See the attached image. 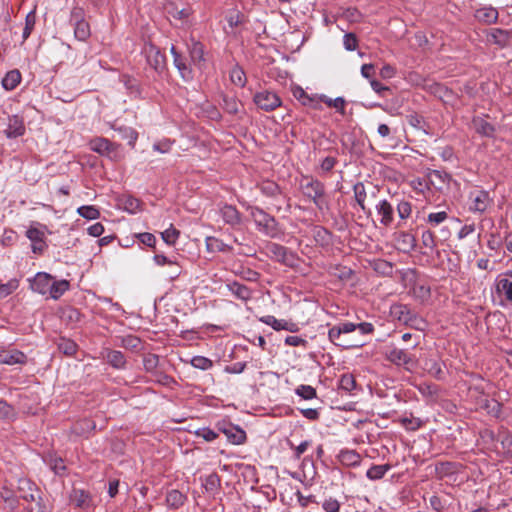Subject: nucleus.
Returning <instances> with one entry per match:
<instances>
[{
    "label": "nucleus",
    "instance_id": "0e129e2a",
    "mask_svg": "<svg viewBox=\"0 0 512 512\" xmlns=\"http://www.w3.org/2000/svg\"><path fill=\"white\" fill-rule=\"evenodd\" d=\"M370 84L372 89L381 97H387L388 94L392 93V90L390 87L383 85L381 82H379L376 79H371Z\"/></svg>",
    "mask_w": 512,
    "mask_h": 512
},
{
    "label": "nucleus",
    "instance_id": "ea45409f",
    "mask_svg": "<svg viewBox=\"0 0 512 512\" xmlns=\"http://www.w3.org/2000/svg\"><path fill=\"white\" fill-rule=\"evenodd\" d=\"M189 54L191 61L200 66L202 62H204V48L200 42H193L190 49Z\"/></svg>",
    "mask_w": 512,
    "mask_h": 512
},
{
    "label": "nucleus",
    "instance_id": "39448f33",
    "mask_svg": "<svg viewBox=\"0 0 512 512\" xmlns=\"http://www.w3.org/2000/svg\"><path fill=\"white\" fill-rule=\"evenodd\" d=\"M38 227L30 226L26 231V237L32 242L31 249L34 254L42 255L47 249L45 231L51 233L46 225L37 223Z\"/></svg>",
    "mask_w": 512,
    "mask_h": 512
},
{
    "label": "nucleus",
    "instance_id": "ddd939ff",
    "mask_svg": "<svg viewBox=\"0 0 512 512\" xmlns=\"http://www.w3.org/2000/svg\"><path fill=\"white\" fill-rule=\"evenodd\" d=\"M26 128L24 119L19 115H12L8 118V127L4 131L7 138H17L25 134Z\"/></svg>",
    "mask_w": 512,
    "mask_h": 512
},
{
    "label": "nucleus",
    "instance_id": "f3484780",
    "mask_svg": "<svg viewBox=\"0 0 512 512\" xmlns=\"http://www.w3.org/2000/svg\"><path fill=\"white\" fill-rule=\"evenodd\" d=\"M260 321L271 326L276 331L286 330L290 332H297L299 329L297 324L286 320H278L272 315L263 316L260 318Z\"/></svg>",
    "mask_w": 512,
    "mask_h": 512
},
{
    "label": "nucleus",
    "instance_id": "c9c22d12",
    "mask_svg": "<svg viewBox=\"0 0 512 512\" xmlns=\"http://www.w3.org/2000/svg\"><path fill=\"white\" fill-rule=\"evenodd\" d=\"M206 247L209 252H231L233 250L232 246L227 245L222 240L216 237H207L206 238Z\"/></svg>",
    "mask_w": 512,
    "mask_h": 512
},
{
    "label": "nucleus",
    "instance_id": "13d9d810",
    "mask_svg": "<svg viewBox=\"0 0 512 512\" xmlns=\"http://www.w3.org/2000/svg\"><path fill=\"white\" fill-rule=\"evenodd\" d=\"M191 365L197 369L208 370L213 366V362L204 356H195L191 360Z\"/></svg>",
    "mask_w": 512,
    "mask_h": 512
},
{
    "label": "nucleus",
    "instance_id": "a211bd4d",
    "mask_svg": "<svg viewBox=\"0 0 512 512\" xmlns=\"http://www.w3.org/2000/svg\"><path fill=\"white\" fill-rule=\"evenodd\" d=\"M376 211L381 216L380 223L388 227L394 220V208L387 200H381L376 205Z\"/></svg>",
    "mask_w": 512,
    "mask_h": 512
},
{
    "label": "nucleus",
    "instance_id": "bf43d9fd",
    "mask_svg": "<svg viewBox=\"0 0 512 512\" xmlns=\"http://www.w3.org/2000/svg\"><path fill=\"white\" fill-rule=\"evenodd\" d=\"M16 416L13 406L4 400H0V420L12 419Z\"/></svg>",
    "mask_w": 512,
    "mask_h": 512
},
{
    "label": "nucleus",
    "instance_id": "6e6d98bb",
    "mask_svg": "<svg viewBox=\"0 0 512 512\" xmlns=\"http://www.w3.org/2000/svg\"><path fill=\"white\" fill-rule=\"evenodd\" d=\"M121 345L126 349L137 351L140 349L141 340L137 336L128 335L122 338Z\"/></svg>",
    "mask_w": 512,
    "mask_h": 512
},
{
    "label": "nucleus",
    "instance_id": "4468645a",
    "mask_svg": "<svg viewBox=\"0 0 512 512\" xmlns=\"http://www.w3.org/2000/svg\"><path fill=\"white\" fill-rule=\"evenodd\" d=\"M471 198L472 204L470 206V210L474 212L483 213L492 203L489 193L485 190H479L475 193H471Z\"/></svg>",
    "mask_w": 512,
    "mask_h": 512
},
{
    "label": "nucleus",
    "instance_id": "473e14b6",
    "mask_svg": "<svg viewBox=\"0 0 512 512\" xmlns=\"http://www.w3.org/2000/svg\"><path fill=\"white\" fill-rule=\"evenodd\" d=\"M202 486L207 493L215 494L221 486V478L217 473H211L204 479L201 478Z\"/></svg>",
    "mask_w": 512,
    "mask_h": 512
},
{
    "label": "nucleus",
    "instance_id": "6ab92c4d",
    "mask_svg": "<svg viewBox=\"0 0 512 512\" xmlns=\"http://www.w3.org/2000/svg\"><path fill=\"white\" fill-rule=\"evenodd\" d=\"M293 96L301 102L303 106H308L316 110H321L319 97H310L300 86H296L292 89Z\"/></svg>",
    "mask_w": 512,
    "mask_h": 512
},
{
    "label": "nucleus",
    "instance_id": "f8f14e48",
    "mask_svg": "<svg viewBox=\"0 0 512 512\" xmlns=\"http://www.w3.org/2000/svg\"><path fill=\"white\" fill-rule=\"evenodd\" d=\"M101 357L115 369L126 368V358L121 351L104 348L101 352Z\"/></svg>",
    "mask_w": 512,
    "mask_h": 512
},
{
    "label": "nucleus",
    "instance_id": "4d7b16f0",
    "mask_svg": "<svg viewBox=\"0 0 512 512\" xmlns=\"http://www.w3.org/2000/svg\"><path fill=\"white\" fill-rule=\"evenodd\" d=\"M159 364V356L156 354H147L143 357V366L147 372H153Z\"/></svg>",
    "mask_w": 512,
    "mask_h": 512
},
{
    "label": "nucleus",
    "instance_id": "20e7f679",
    "mask_svg": "<svg viewBox=\"0 0 512 512\" xmlns=\"http://www.w3.org/2000/svg\"><path fill=\"white\" fill-rule=\"evenodd\" d=\"M390 315L398 322L418 331H425L428 327L427 321L406 304H393Z\"/></svg>",
    "mask_w": 512,
    "mask_h": 512
},
{
    "label": "nucleus",
    "instance_id": "79ce46f5",
    "mask_svg": "<svg viewBox=\"0 0 512 512\" xmlns=\"http://www.w3.org/2000/svg\"><path fill=\"white\" fill-rule=\"evenodd\" d=\"M58 349L60 352H62L64 355L72 356L77 351V344L71 340L66 338H60L57 343Z\"/></svg>",
    "mask_w": 512,
    "mask_h": 512
},
{
    "label": "nucleus",
    "instance_id": "9b49d317",
    "mask_svg": "<svg viewBox=\"0 0 512 512\" xmlns=\"http://www.w3.org/2000/svg\"><path fill=\"white\" fill-rule=\"evenodd\" d=\"M424 89L444 103H451L455 98L453 91L441 83H428L424 86Z\"/></svg>",
    "mask_w": 512,
    "mask_h": 512
},
{
    "label": "nucleus",
    "instance_id": "f257e3e1",
    "mask_svg": "<svg viewBox=\"0 0 512 512\" xmlns=\"http://www.w3.org/2000/svg\"><path fill=\"white\" fill-rule=\"evenodd\" d=\"M300 189L303 195L312 201L319 211L329 210V196L324 183L320 180L311 176H305L300 182Z\"/></svg>",
    "mask_w": 512,
    "mask_h": 512
},
{
    "label": "nucleus",
    "instance_id": "72a5a7b5",
    "mask_svg": "<svg viewBox=\"0 0 512 512\" xmlns=\"http://www.w3.org/2000/svg\"><path fill=\"white\" fill-rule=\"evenodd\" d=\"M187 500L186 495L179 490H171L166 495L167 506L171 509H178L184 505Z\"/></svg>",
    "mask_w": 512,
    "mask_h": 512
},
{
    "label": "nucleus",
    "instance_id": "bb28decb",
    "mask_svg": "<svg viewBox=\"0 0 512 512\" xmlns=\"http://www.w3.org/2000/svg\"><path fill=\"white\" fill-rule=\"evenodd\" d=\"M338 460L344 466L356 467L360 465L362 458L355 450H341Z\"/></svg>",
    "mask_w": 512,
    "mask_h": 512
},
{
    "label": "nucleus",
    "instance_id": "603ef678",
    "mask_svg": "<svg viewBox=\"0 0 512 512\" xmlns=\"http://www.w3.org/2000/svg\"><path fill=\"white\" fill-rule=\"evenodd\" d=\"M503 405L495 399L486 400L484 409L494 417H500Z\"/></svg>",
    "mask_w": 512,
    "mask_h": 512
},
{
    "label": "nucleus",
    "instance_id": "e2e57ef3",
    "mask_svg": "<svg viewBox=\"0 0 512 512\" xmlns=\"http://www.w3.org/2000/svg\"><path fill=\"white\" fill-rule=\"evenodd\" d=\"M334 275L341 281H349L352 279L354 271L348 267L338 265L335 267Z\"/></svg>",
    "mask_w": 512,
    "mask_h": 512
},
{
    "label": "nucleus",
    "instance_id": "e433bc0d",
    "mask_svg": "<svg viewBox=\"0 0 512 512\" xmlns=\"http://www.w3.org/2000/svg\"><path fill=\"white\" fill-rule=\"evenodd\" d=\"M320 104L325 103L330 108H335L337 112H339L341 115H345V105L346 100L343 97H337L335 99H331L327 97L326 95H320L319 96Z\"/></svg>",
    "mask_w": 512,
    "mask_h": 512
},
{
    "label": "nucleus",
    "instance_id": "f03ea898",
    "mask_svg": "<svg viewBox=\"0 0 512 512\" xmlns=\"http://www.w3.org/2000/svg\"><path fill=\"white\" fill-rule=\"evenodd\" d=\"M355 330L356 325L354 323H341L329 329L328 338L334 345L342 349L360 348L365 343L351 335Z\"/></svg>",
    "mask_w": 512,
    "mask_h": 512
},
{
    "label": "nucleus",
    "instance_id": "a18cd8bd",
    "mask_svg": "<svg viewBox=\"0 0 512 512\" xmlns=\"http://www.w3.org/2000/svg\"><path fill=\"white\" fill-rule=\"evenodd\" d=\"M74 26V35L80 41H85L90 37V26L87 21L72 24Z\"/></svg>",
    "mask_w": 512,
    "mask_h": 512
},
{
    "label": "nucleus",
    "instance_id": "0eeeda50",
    "mask_svg": "<svg viewBox=\"0 0 512 512\" xmlns=\"http://www.w3.org/2000/svg\"><path fill=\"white\" fill-rule=\"evenodd\" d=\"M253 101L257 107L266 112L273 111L281 106L280 97L276 93L266 90L256 93L253 97Z\"/></svg>",
    "mask_w": 512,
    "mask_h": 512
},
{
    "label": "nucleus",
    "instance_id": "69168bd1",
    "mask_svg": "<svg viewBox=\"0 0 512 512\" xmlns=\"http://www.w3.org/2000/svg\"><path fill=\"white\" fill-rule=\"evenodd\" d=\"M356 386V380L351 374H344L340 378V388L346 391H352Z\"/></svg>",
    "mask_w": 512,
    "mask_h": 512
},
{
    "label": "nucleus",
    "instance_id": "58836bf2",
    "mask_svg": "<svg viewBox=\"0 0 512 512\" xmlns=\"http://www.w3.org/2000/svg\"><path fill=\"white\" fill-rule=\"evenodd\" d=\"M266 249H267V253L271 256V258L275 259L276 261H278L280 263L287 251L286 247H284L283 245H280L278 243H274V242H268L266 245Z\"/></svg>",
    "mask_w": 512,
    "mask_h": 512
},
{
    "label": "nucleus",
    "instance_id": "423d86ee",
    "mask_svg": "<svg viewBox=\"0 0 512 512\" xmlns=\"http://www.w3.org/2000/svg\"><path fill=\"white\" fill-rule=\"evenodd\" d=\"M386 357L391 363L398 366L403 365L408 371H413L417 366L416 358L403 349L393 348L387 353Z\"/></svg>",
    "mask_w": 512,
    "mask_h": 512
},
{
    "label": "nucleus",
    "instance_id": "aec40b11",
    "mask_svg": "<svg viewBox=\"0 0 512 512\" xmlns=\"http://www.w3.org/2000/svg\"><path fill=\"white\" fill-rule=\"evenodd\" d=\"M51 281V275L44 272H39L31 282V288L33 291H36L40 294H45L50 290Z\"/></svg>",
    "mask_w": 512,
    "mask_h": 512
},
{
    "label": "nucleus",
    "instance_id": "5701e85b",
    "mask_svg": "<svg viewBox=\"0 0 512 512\" xmlns=\"http://www.w3.org/2000/svg\"><path fill=\"white\" fill-rule=\"evenodd\" d=\"M472 126L476 133H478L481 136L493 138L495 136L496 129L494 125L487 122L482 117H474L472 119Z\"/></svg>",
    "mask_w": 512,
    "mask_h": 512
},
{
    "label": "nucleus",
    "instance_id": "f704fd0d",
    "mask_svg": "<svg viewBox=\"0 0 512 512\" xmlns=\"http://www.w3.org/2000/svg\"><path fill=\"white\" fill-rule=\"evenodd\" d=\"M496 292L504 295L508 303H512V281L508 278H499L496 282Z\"/></svg>",
    "mask_w": 512,
    "mask_h": 512
},
{
    "label": "nucleus",
    "instance_id": "1a4fd4ad",
    "mask_svg": "<svg viewBox=\"0 0 512 512\" xmlns=\"http://www.w3.org/2000/svg\"><path fill=\"white\" fill-rule=\"evenodd\" d=\"M486 37L489 43H492L499 48H505L511 44L512 33L501 28H490L486 30Z\"/></svg>",
    "mask_w": 512,
    "mask_h": 512
},
{
    "label": "nucleus",
    "instance_id": "9d476101",
    "mask_svg": "<svg viewBox=\"0 0 512 512\" xmlns=\"http://www.w3.org/2000/svg\"><path fill=\"white\" fill-rule=\"evenodd\" d=\"M147 63L157 73H162L166 69V56L155 46H150L145 51Z\"/></svg>",
    "mask_w": 512,
    "mask_h": 512
},
{
    "label": "nucleus",
    "instance_id": "3c124183",
    "mask_svg": "<svg viewBox=\"0 0 512 512\" xmlns=\"http://www.w3.org/2000/svg\"><path fill=\"white\" fill-rule=\"evenodd\" d=\"M36 23L35 9L30 11L25 18V27L23 29V39L26 40L31 35Z\"/></svg>",
    "mask_w": 512,
    "mask_h": 512
},
{
    "label": "nucleus",
    "instance_id": "37998d69",
    "mask_svg": "<svg viewBox=\"0 0 512 512\" xmlns=\"http://www.w3.org/2000/svg\"><path fill=\"white\" fill-rule=\"evenodd\" d=\"M230 79L233 84H235L239 87H244L247 82V78H246V74H245L244 70L238 65L234 66L231 69Z\"/></svg>",
    "mask_w": 512,
    "mask_h": 512
},
{
    "label": "nucleus",
    "instance_id": "c85d7f7f",
    "mask_svg": "<svg viewBox=\"0 0 512 512\" xmlns=\"http://www.w3.org/2000/svg\"><path fill=\"white\" fill-rule=\"evenodd\" d=\"M2 356L4 359V364L7 365H23L27 362L26 354L17 349L3 350Z\"/></svg>",
    "mask_w": 512,
    "mask_h": 512
},
{
    "label": "nucleus",
    "instance_id": "680f3d73",
    "mask_svg": "<svg viewBox=\"0 0 512 512\" xmlns=\"http://www.w3.org/2000/svg\"><path fill=\"white\" fill-rule=\"evenodd\" d=\"M421 241H422V245L425 248L429 249L430 251H433L436 247L435 235L430 230H426L422 233Z\"/></svg>",
    "mask_w": 512,
    "mask_h": 512
},
{
    "label": "nucleus",
    "instance_id": "b1692460",
    "mask_svg": "<svg viewBox=\"0 0 512 512\" xmlns=\"http://www.w3.org/2000/svg\"><path fill=\"white\" fill-rule=\"evenodd\" d=\"M226 287L236 298L242 301H248L252 297V290L238 281L229 282Z\"/></svg>",
    "mask_w": 512,
    "mask_h": 512
},
{
    "label": "nucleus",
    "instance_id": "4c0bfd02",
    "mask_svg": "<svg viewBox=\"0 0 512 512\" xmlns=\"http://www.w3.org/2000/svg\"><path fill=\"white\" fill-rule=\"evenodd\" d=\"M70 287V283L67 280L54 281L50 286V296L53 299L60 298Z\"/></svg>",
    "mask_w": 512,
    "mask_h": 512
},
{
    "label": "nucleus",
    "instance_id": "412c9836",
    "mask_svg": "<svg viewBox=\"0 0 512 512\" xmlns=\"http://www.w3.org/2000/svg\"><path fill=\"white\" fill-rule=\"evenodd\" d=\"M221 215L224 222L230 226H237L242 222L241 213L233 205L225 204L221 208Z\"/></svg>",
    "mask_w": 512,
    "mask_h": 512
},
{
    "label": "nucleus",
    "instance_id": "5fc2aeb1",
    "mask_svg": "<svg viewBox=\"0 0 512 512\" xmlns=\"http://www.w3.org/2000/svg\"><path fill=\"white\" fill-rule=\"evenodd\" d=\"M260 190L263 194H265L266 196H269V197H275L278 194H280V192H281L278 184L273 181L264 182L261 185Z\"/></svg>",
    "mask_w": 512,
    "mask_h": 512
},
{
    "label": "nucleus",
    "instance_id": "7ed1b4c3",
    "mask_svg": "<svg viewBox=\"0 0 512 512\" xmlns=\"http://www.w3.org/2000/svg\"><path fill=\"white\" fill-rule=\"evenodd\" d=\"M249 211L259 232L272 239L278 238L281 235L279 222L274 216L256 206L249 207Z\"/></svg>",
    "mask_w": 512,
    "mask_h": 512
},
{
    "label": "nucleus",
    "instance_id": "2f4dec72",
    "mask_svg": "<svg viewBox=\"0 0 512 512\" xmlns=\"http://www.w3.org/2000/svg\"><path fill=\"white\" fill-rule=\"evenodd\" d=\"M354 199L360 206L361 210L367 214H370V210L366 208L365 199L367 197L366 188L363 182H357L353 186Z\"/></svg>",
    "mask_w": 512,
    "mask_h": 512
},
{
    "label": "nucleus",
    "instance_id": "864d4df0",
    "mask_svg": "<svg viewBox=\"0 0 512 512\" xmlns=\"http://www.w3.org/2000/svg\"><path fill=\"white\" fill-rule=\"evenodd\" d=\"M78 214L85 219L94 220L100 216L99 210L95 206H81L77 210Z\"/></svg>",
    "mask_w": 512,
    "mask_h": 512
},
{
    "label": "nucleus",
    "instance_id": "8fccbe9b",
    "mask_svg": "<svg viewBox=\"0 0 512 512\" xmlns=\"http://www.w3.org/2000/svg\"><path fill=\"white\" fill-rule=\"evenodd\" d=\"M295 393L304 400H311L317 397L316 389L310 385H299Z\"/></svg>",
    "mask_w": 512,
    "mask_h": 512
},
{
    "label": "nucleus",
    "instance_id": "6e6552de",
    "mask_svg": "<svg viewBox=\"0 0 512 512\" xmlns=\"http://www.w3.org/2000/svg\"><path fill=\"white\" fill-rule=\"evenodd\" d=\"M217 429L226 435L229 442L232 444L240 445L246 441V433L240 427L232 423L221 422L217 424Z\"/></svg>",
    "mask_w": 512,
    "mask_h": 512
},
{
    "label": "nucleus",
    "instance_id": "09e8293b",
    "mask_svg": "<svg viewBox=\"0 0 512 512\" xmlns=\"http://www.w3.org/2000/svg\"><path fill=\"white\" fill-rule=\"evenodd\" d=\"M406 119H407V122L409 123V125H411L412 127L426 132L427 123H426L424 117L421 116L420 114L413 112V113L407 115Z\"/></svg>",
    "mask_w": 512,
    "mask_h": 512
},
{
    "label": "nucleus",
    "instance_id": "a878e982",
    "mask_svg": "<svg viewBox=\"0 0 512 512\" xmlns=\"http://www.w3.org/2000/svg\"><path fill=\"white\" fill-rule=\"evenodd\" d=\"M450 180L451 176L446 172L432 170L428 173V181L430 182L431 186L437 190H442L443 185H448Z\"/></svg>",
    "mask_w": 512,
    "mask_h": 512
},
{
    "label": "nucleus",
    "instance_id": "49530a36",
    "mask_svg": "<svg viewBox=\"0 0 512 512\" xmlns=\"http://www.w3.org/2000/svg\"><path fill=\"white\" fill-rule=\"evenodd\" d=\"M222 106L227 113L236 115L239 112L241 103L235 97L224 96Z\"/></svg>",
    "mask_w": 512,
    "mask_h": 512
},
{
    "label": "nucleus",
    "instance_id": "a19ab883",
    "mask_svg": "<svg viewBox=\"0 0 512 512\" xmlns=\"http://www.w3.org/2000/svg\"><path fill=\"white\" fill-rule=\"evenodd\" d=\"M391 469L390 464H384V465H373L370 467L366 473V476L370 480H380L384 477L387 471Z\"/></svg>",
    "mask_w": 512,
    "mask_h": 512
},
{
    "label": "nucleus",
    "instance_id": "7c9ffc66",
    "mask_svg": "<svg viewBox=\"0 0 512 512\" xmlns=\"http://www.w3.org/2000/svg\"><path fill=\"white\" fill-rule=\"evenodd\" d=\"M92 150L105 155L116 150V145L105 138H96L91 141Z\"/></svg>",
    "mask_w": 512,
    "mask_h": 512
},
{
    "label": "nucleus",
    "instance_id": "052dcab7",
    "mask_svg": "<svg viewBox=\"0 0 512 512\" xmlns=\"http://www.w3.org/2000/svg\"><path fill=\"white\" fill-rule=\"evenodd\" d=\"M180 232L176 228H174L172 225L169 229L165 230L161 233V237L165 243L168 245L175 244L177 238L179 237Z\"/></svg>",
    "mask_w": 512,
    "mask_h": 512
},
{
    "label": "nucleus",
    "instance_id": "de8ad7c7",
    "mask_svg": "<svg viewBox=\"0 0 512 512\" xmlns=\"http://www.w3.org/2000/svg\"><path fill=\"white\" fill-rule=\"evenodd\" d=\"M89 499V494L80 489H73L72 493L70 494V500L77 506V507H84V505L87 503Z\"/></svg>",
    "mask_w": 512,
    "mask_h": 512
},
{
    "label": "nucleus",
    "instance_id": "c756f323",
    "mask_svg": "<svg viewBox=\"0 0 512 512\" xmlns=\"http://www.w3.org/2000/svg\"><path fill=\"white\" fill-rule=\"evenodd\" d=\"M21 82V73L18 69L10 70L2 79V87L6 91L14 90Z\"/></svg>",
    "mask_w": 512,
    "mask_h": 512
},
{
    "label": "nucleus",
    "instance_id": "dca6fc26",
    "mask_svg": "<svg viewBox=\"0 0 512 512\" xmlns=\"http://www.w3.org/2000/svg\"><path fill=\"white\" fill-rule=\"evenodd\" d=\"M171 53L174 58V65L184 80H190L193 77L191 67L186 63V58L177 51L175 46L171 47Z\"/></svg>",
    "mask_w": 512,
    "mask_h": 512
},
{
    "label": "nucleus",
    "instance_id": "c03bdc74",
    "mask_svg": "<svg viewBox=\"0 0 512 512\" xmlns=\"http://www.w3.org/2000/svg\"><path fill=\"white\" fill-rule=\"evenodd\" d=\"M393 264L387 260L379 259L374 262L373 269L383 276L391 277L393 275Z\"/></svg>",
    "mask_w": 512,
    "mask_h": 512
},
{
    "label": "nucleus",
    "instance_id": "338daca9",
    "mask_svg": "<svg viewBox=\"0 0 512 512\" xmlns=\"http://www.w3.org/2000/svg\"><path fill=\"white\" fill-rule=\"evenodd\" d=\"M298 262L299 258L297 257V255L294 252L287 249L281 263L290 268H295L298 266Z\"/></svg>",
    "mask_w": 512,
    "mask_h": 512
},
{
    "label": "nucleus",
    "instance_id": "393cba45",
    "mask_svg": "<svg viewBox=\"0 0 512 512\" xmlns=\"http://www.w3.org/2000/svg\"><path fill=\"white\" fill-rule=\"evenodd\" d=\"M498 11L494 7H483L475 11V18L483 24H493L498 20Z\"/></svg>",
    "mask_w": 512,
    "mask_h": 512
},
{
    "label": "nucleus",
    "instance_id": "774afa93",
    "mask_svg": "<svg viewBox=\"0 0 512 512\" xmlns=\"http://www.w3.org/2000/svg\"><path fill=\"white\" fill-rule=\"evenodd\" d=\"M340 507V502L332 497L326 499L322 504V508L326 512H339Z\"/></svg>",
    "mask_w": 512,
    "mask_h": 512
},
{
    "label": "nucleus",
    "instance_id": "cd10ccee",
    "mask_svg": "<svg viewBox=\"0 0 512 512\" xmlns=\"http://www.w3.org/2000/svg\"><path fill=\"white\" fill-rule=\"evenodd\" d=\"M443 367H445V364L436 359H427L424 363V369L437 380L445 378Z\"/></svg>",
    "mask_w": 512,
    "mask_h": 512
},
{
    "label": "nucleus",
    "instance_id": "4be33fe9",
    "mask_svg": "<svg viewBox=\"0 0 512 512\" xmlns=\"http://www.w3.org/2000/svg\"><path fill=\"white\" fill-rule=\"evenodd\" d=\"M397 249L403 253H410L416 247V238L408 232H400L396 237Z\"/></svg>",
    "mask_w": 512,
    "mask_h": 512
},
{
    "label": "nucleus",
    "instance_id": "2eb2a0df",
    "mask_svg": "<svg viewBox=\"0 0 512 512\" xmlns=\"http://www.w3.org/2000/svg\"><path fill=\"white\" fill-rule=\"evenodd\" d=\"M165 11L170 17H172L175 20H180L183 23H186L188 21V18L193 12L192 8L189 5L183 8H179L178 5L173 1H169L165 5Z\"/></svg>",
    "mask_w": 512,
    "mask_h": 512
}]
</instances>
